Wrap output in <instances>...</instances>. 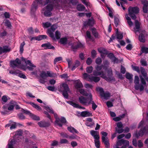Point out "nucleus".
I'll use <instances>...</instances> for the list:
<instances>
[{
    "label": "nucleus",
    "instance_id": "17",
    "mask_svg": "<svg viewBox=\"0 0 148 148\" xmlns=\"http://www.w3.org/2000/svg\"><path fill=\"white\" fill-rule=\"evenodd\" d=\"M143 5V11L144 13H147L148 11V1L146 0H143L142 1Z\"/></svg>",
    "mask_w": 148,
    "mask_h": 148
},
{
    "label": "nucleus",
    "instance_id": "57",
    "mask_svg": "<svg viewBox=\"0 0 148 148\" xmlns=\"http://www.w3.org/2000/svg\"><path fill=\"white\" fill-rule=\"evenodd\" d=\"M17 75L19 77L21 78L25 79H27L26 76L24 74L19 73L18 72V74Z\"/></svg>",
    "mask_w": 148,
    "mask_h": 148
},
{
    "label": "nucleus",
    "instance_id": "23",
    "mask_svg": "<svg viewBox=\"0 0 148 148\" xmlns=\"http://www.w3.org/2000/svg\"><path fill=\"white\" fill-rule=\"evenodd\" d=\"M90 133L92 136L94 137L95 139H99L98 132L94 130H91Z\"/></svg>",
    "mask_w": 148,
    "mask_h": 148
},
{
    "label": "nucleus",
    "instance_id": "14",
    "mask_svg": "<svg viewBox=\"0 0 148 148\" xmlns=\"http://www.w3.org/2000/svg\"><path fill=\"white\" fill-rule=\"evenodd\" d=\"M21 64L20 60L18 58H16L15 60L11 61L10 65L12 68L17 67L19 68V65Z\"/></svg>",
    "mask_w": 148,
    "mask_h": 148
},
{
    "label": "nucleus",
    "instance_id": "49",
    "mask_svg": "<svg viewBox=\"0 0 148 148\" xmlns=\"http://www.w3.org/2000/svg\"><path fill=\"white\" fill-rule=\"evenodd\" d=\"M42 24L43 27L44 28H48L51 26V24L50 23L48 22L43 23Z\"/></svg>",
    "mask_w": 148,
    "mask_h": 148
},
{
    "label": "nucleus",
    "instance_id": "24",
    "mask_svg": "<svg viewBox=\"0 0 148 148\" xmlns=\"http://www.w3.org/2000/svg\"><path fill=\"white\" fill-rule=\"evenodd\" d=\"M81 116L83 117L92 116V113L88 111H84L82 112L80 114Z\"/></svg>",
    "mask_w": 148,
    "mask_h": 148
},
{
    "label": "nucleus",
    "instance_id": "45",
    "mask_svg": "<svg viewBox=\"0 0 148 148\" xmlns=\"http://www.w3.org/2000/svg\"><path fill=\"white\" fill-rule=\"evenodd\" d=\"M92 34L94 36L95 38H98L99 37V35L96 31V30L94 28H92Z\"/></svg>",
    "mask_w": 148,
    "mask_h": 148
},
{
    "label": "nucleus",
    "instance_id": "25",
    "mask_svg": "<svg viewBox=\"0 0 148 148\" xmlns=\"http://www.w3.org/2000/svg\"><path fill=\"white\" fill-rule=\"evenodd\" d=\"M75 87L77 89L82 88L83 86L82 84L79 80L75 81Z\"/></svg>",
    "mask_w": 148,
    "mask_h": 148
},
{
    "label": "nucleus",
    "instance_id": "59",
    "mask_svg": "<svg viewBox=\"0 0 148 148\" xmlns=\"http://www.w3.org/2000/svg\"><path fill=\"white\" fill-rule=\"evenodd\" d=\"M119 18H117L115 17L114 18V23L115 25V26L116 27H117L119 23Z\"/></svg>",
    "mask_w": 148,
    "mask_h": 148
},
{
    "label": "nucleus",
    "instance_id": "46",
    "mask_svg": "<svg viewBox=\"0 0 148 148\" xmlns=\"http://www.w3.org/2000/svg\"><path fill=\"white\" fill-rule=\"evenodd\" d=\"M8 97L6 95H4L2 97L1 99L3 101L2 102V104H4L8 101Z\"/></svg>",
    "mask_w": 148,
    "mask_h": 148
},
{
    "label": "nucleus",
    "instance_id": "32",
    "mask_svg": "<svg viewBox=\"0 0 148 148\" xmlns=\"http://www.w3.org/2000/svg\"><path fill=\"white\" fill-rule=\"evenodd\" d=\"M67 129L70 132L74 134L75 133H78V131L75 128H74L73 127L70 126L69 127H67Z\"/></svg>",
    "mask_w": 148,
    "mask_h": 148
},
{
    "label": "nucleus",
    "instance_id": "18",
    "mask_svg": "<svg viewBox=\"0 0 148 148\" xmlns=\"http://www.w3.org/2000/svg\"><path fill=\"white\" fill-rule=\"evenodd\" d=\"M94 19L92 17L91 18L89 19L88 21L84 22V26H92L94 24Z\"/></svg>",
    "mask_w": 148,
    "mask_h": 148
},
{
    "label": "nucleus",
    "instance_id": "4",
    "mask_svg": "<svg viewBox=\"0 0 148 148\" xmlns=\"http://www.w3.org/2000/svg\"><path fill=\"white\" fill-rule=\"evenodd\" d=\"M140 81L142 84H139V79L138 76H135L134 83L135 84V88L136 90H139L140 91H143L144 88V86H145L146 83L145 79L142 77L140 76Z\"/></svg>",
    "mask_w": 148,
    "mask_h": 148
},
{
    "label": "nucleus",
    "instance_id": "19",
    "mask_svg": "<svg viewBox=\"0 0 148 148\" xmlns=\"http://www.w3.org/2000/svg\"><path fill=\"white\" fill-rule=\"evenodd\" d=\"M41 47H44L45 49H54L55 47L52 46L51 44L49 42L42 44L41 45Z\"/></svg>",
    "mask_w": 148,
    "mask_h": 148
},
{
    "label": "nucleus",
    "instance_id": "39",
    "mask_svg": "<svg viewBox=\"0 0 148 148\" xmlns=\"http://www.w3.org/2000/svg\"><path fill=\"white\" fill-rule=\"evenodd\" d=\"M79 92L83 96H88L89 93H88L86 91L83 89H81L79 90Z\"/></svg>",
    "mask_w": 148,
    "mask_h": 148
},
{
    "label": "nucleus",
    "instance_id": "11",
    "mask_svg": "<svg viewBox=\"0 0 148 148\" xmlns=\"http://www.w3.org/2000/svg\"><path fill=\"white\" fill-rule=\"evenodd\" d=\"M38 4L42 5V0H36L33 2L31 9L32 12H34L37 9Z\"/></svg>",
    "mask_w": 148,
    "mask_h": 148
},
{
    "label": "nucleus",
    "instance_id": "9",
    "mask_svg": "<svg viewBox=\"0 0 148 148\" xmlns=\"http://www.w3.org/2000/svg\"><path fill=\"white\" fill-rule=\"evenodd\" d=\"M97 91L99 92L100 95L104 99H108L110 97V94L108 92H104L103 88L100 87H97L96 88Z\"/></svg>",
    "mask_w": 148,
    "mask_h": 148
},
{
    "label": "nucleus",
    "instance_id": "55",
    "mask_svg": "<svg viewBox=\"0 0 148 148\" xmlns=\"http://www.w3.org/2000/svg\"><path fill=\"white\" fill-rule=\"evenodd\" d=\"M60 143L61 144H67L69 143L68 140L66 139H61L60 140Z\"/></svg>",
    "mask_w": 148,
    "mask_h": 148
},
{
    "label": "nucleus",
    "instance_id": "54",
    "mask_svg": "<svg viewBox=\"0 0 148 148\" xmlns=\"http://www.w3.org/2000/svg\"><path fill=\"white\" fill-rule=\"evenodd\" d=\"M141 50L143 53H148V48L143 47L141 48Z\"/></svg>",
    "mask_w": 148,
    "mask_h": 148
},
{
    "label": "nucleus",
    "instance_id": "47",
    "mask_svg": "<svg viewBox=\"0 0 148 148\" xmlns=\"http://www.w3.org/2000/svg\"><path fill=\"white\" fill-rule=\"evenodd\" d=\"M25 45V42H23L20 45V51L21 53H22L24 51L23 47Z\"/></svg>",
    "mask_w": 148,
    "mask_h": 148
},
{
    "label": "nucleus",
    "instance_id": "27",
    "mask_svg": "<svg viewBox=\"0 0 148 148\" xmlns=\"http://www.w3.org/2000/svg\"><path fill=\"white\" fill-rule=\"evenodd\" d=\"M68 38L67 37H64L61 38L59 41V43L61 44L65 45L67 44Z\"/></svg>",
    "mask_w": 148,
    "mask_h": 148
},
{
    "label": "nucleus",
    "instance_id": "2",
    "mask_svg": "<svg viewBox=\"0 0 148 148\" xmlns=\"http://www.w3.org/2000/svg\"><path fill=\"white\" fill-rule=\"evenodd\" d=\"M103 67V66L102 65L100 66L97 65L95 66V68L96 71H93V75L95 76L101 75V77L105 79L108 82H110L112 80H114V78L113 77H107L106 75L104 72L102 71L99 72L101 71Z\"/></svg>",
    "mask_w": 148,
    "mask_h": 148
},
{
    "label": "nucleus",
    "instance_id": "43",
    "mask_svg": "<svg viewBox=\"0 0 148 148\" xmlns=\"http://www.w3.org/2000/svg\"><path fill=\"white\" fill-rule=\"evenodd\" d=\"M47 37V36L46 35H40L36 37V40H40L43 39H46Z\"/></svg>",
    "mask_w": 148,
    "mask_h": 148
},
{
    "label": "nucleus",
    "instance_id": "13",
    "mask_svg": "<svg viewBox=\"0 0 148 148\" xmlns=\"http://www.w3.org/2000/svg\"><path fill=\"white\" fill-rule=\"evenodd\" d=\"M21 60L22 61H23L25 62V63L29 65L30 66H27V68L30 71H33L34 70V68H36V66L33 64L31 62V61L29 60H26L22 57L21 58Z\"/></svg>",
    "mask_w": 148,
    "mask_h": 148
},
{
    "label": "nucleus",
    "instance_id": "38",
    "mask_svg": "<svg viewBox=\"0 0 148 148\" xmlns=\"http://www.w3.org/2000/svg\"><path fill=\"white\" fill-rule=\"evenodd\" d=\"M62 86L63 88V91H69V89L68 85L64 83L62 84Z\"/></svg>",
    "mask_w": 148,
    "mask_h": 148
},
{
    "label": "nucleus",
    "instance_id": "58",
    "mask_svg": "<svg viewBox=\"0 0 148 148\" xmlns=\"http://www.w3.org/2000/svg\"><path fill=\"white\" fill-rule=\"evenodd\" d=\"M115 131L117 133L120 134L122 133L124 131V129L122 128L118 129L117 127H116Z\"/></svg>",
    "mask_w": 148,
    "mask_h": 148
},
{
    "label": "nucleus",
    "instance_id": "21",
    "mask_svg": "<svg viewBox=\"0 0 148 148\" xmlns=\"http://www.w3.org/2000/svg\"><path fill=\"white\" fill-rule=\"evenodd\" d=\"M23 133V131L22 130H19L16 132L14 136V138L16 139L18 138V140H20V139H21V138H20L21 136Z\"/></svg>",
    "mask_w": 148,
    "mask_h": 148
},
{
    "label": "nucleus",
    "instance_id": "60",
    "mask_svg": "<svg viewBox=\"0 0 148 148\" xmlns=\"http://www.w3.org/2000/svg\"><path fill=\"white\" fill-rule=\"evenodd\" d=\"M123 145H124L123 146L127 147L129 145V142L128 140H127L123 139Z\"/></svg>",
    "mask_w": 148,
    "mask_h": 148
},
{
    "label": "nucleus",
    "instance_id": "40",
    "mask_svg": "<svg viewBox=\"0 0 148 148\" xmlns=\"http://www.w3.org/2000/svg\"><path fill=\"white\" fill-rule=\"evenodd\" d=\"M66 102L68 103V104H69L70 105L72 106L74 108H78V107H79V105L78 104L76 103H75L73 101H66Z\"/></svg>",
    "mask_w": 148,
    "mask_h": 148
},
{
    "label": "nucleus",
    "instance_id": "35",
    "mask_svg": "<svg viewBox=\"0 0 148 148\" xmlns=\"http://www.w3.org/2000/svg\"><path fill=\"white\" fill-rule=\"evenodd\" d=\"M77 8L78 11H82L84 10L85 7L82 4H79L77 5Z\"/></svg>",
    "mask_w": 148,
    "mask_h": 148
},
{
    "label": "nucleus",
    "instance_id": "50",
    "mask_svg": "<svg viewBox=\"0 0 148 148\" xmlns=\"http://www.w3.org/2000/svg\"><path fill=\"white\" fill-rule=\"evenodd\" d=\"M93 69V68L92 66L88 67L86 68V71L87 73H92Z\"/></svg>",
    "mask_w": 148,
    "mask_h": 148
},
{
    "label": "nucleus",
    "instance_id": "20",
    "mask_svg": "<svg viewBox=\"0 0 148 148\" xmlns=\"http://www.w3.org/2000/svg\"><path fill=\"white\" fill-rule=\"evenodd\" d=\"M142 32L143 33H141L139 36V40L140 42H144L145 41V36L147 34L145 30L143 31Z\"/></svg>",
    "mask_w": 148,
    "mask_h": 148
},
{
    "label": "nucleus",
    "instance_id": "3",
    "mask_svg": "<svg viewBox=\"0 0 148 148\" xmlns=\"http://www.w3.org/2000/svg\"><path fill=\"white\" fill-rule=\"evenodd\" d=\"M57 27L56 24H54L51 26L50 28L47 30V33L49 36L54 40L56 39H59L61 37V34L58 31H56L55 33V36H54L53 32L57 28Z\"/></svg>",
    "mask_w": 148,
    "mask_h": 148
},
{
    "label": "nucleus",
    "instance_id": "42",
    "mask_svg": "<svg viewBox=\"0 0 148 148\" xmlns=\"http://www.w3.org/2000/svg\"><path fill=\"white\" fill-rule=\"evenodd\" d=\"M40 76L41 78H46L47 77V75L46 73L44 71H40Z\"/></svg>",
    "mask_w": 148,
    "mask_h": 148
},
{
    "label": "nucleus",
    "instance_id": "33",
    "mask_svg": "<svg viewBox=\"0 0 148 148\" xmlns=\"http://www.w3.org/2000/svg\"><path fill=\"white\" fill-rule=\"evenodd\" d=\"M140 71L144 77L148 81V78L147 77V74L146 73L144 68L143 67H141Z\"/></svg>",
    "mask_w": 148,
    "mask_h": 148
},
{
    "label": "nucleus",
    "instance_id": "5",
    "mask_svg": "<svg viewBox=\"0 0 148 148\" xmlns=\"http://www.w3.org/2000/svg\"><path fill=\"white\" fill-rule=\"evenodd\" d=\"M92 97V94L90 93L88 97H84L83 96H81L79 98V100L81 103L84 105L88 106L89 105L90 99Z\"/></svg>",
    "mask_w": 148,
    "mask_h": 148
},
{
    "label": "nucleus",
    "instance_id": "22",
    "mask_svg": "<svg viewBox=\"0 0 148 148\" xmlns=\"http://www.w3.org/2000/svg\"><path fill=\"white\" fill-rule=\"evenodd\" d=\"M38 124L40 127H46L50 126V124L49 122L44 121H41L38 123Z\"/></svg>",
    "mask_w": 148,
    "mask_h": 148
},
{
    "label": "nucleus",
    "instance_id": "31",
    "mask_svg": "<svg viewBox=\"0 0 148 148\" xmlns=\"http://www.w3.org/2000/svg\"><path fill=\"white\" fill-rule=\"evenodd\" d=\"M91 104H92V109L93 110H95L97 108V106L96 104L94 101L93 100L92 97H91L90 99V100L89 103V105Z\"/></svg>",
    "mask_w": 148,
    "mask_h": 148
},
{
    "label": "nucleus",
    "instance_id": "34",
    "mask_svg": "<svg viewBox=\"0 0 148 148\" xmlns=\"http://www.w3.org/2000/svg\"><path fill=\"white\" fill-rule=\"evenodd\" d=\"M29 104L38 110L40 111L41 110V107L38 105L32 102H30Z\"/></svg>",
    "mask_w": 148,
    "mask_h": 148
},
{
    "label": "nucleus",
    "instance_id": "62",
    "mask_svg": "<svg viewBox=\"0 0 148 148\" xmlns=\"http://www.w3.org/2000/svg\"><path fill=\"white\" fill-rule=\"evenodd\" d=\"M62 58L61 57H58L56 58L54 60V64H56V62L62 60Z\"/></svg>",
    "mask_w": 148,
    "mask_h": 148
},
{
    "label": "nucleus",
    "instance_id": "44",
    "mask_svg": "<svg viewBox=\"0 0 148 148\" xmlns=\"http://www.w3.org/2000/svg\"><path fill=\"white\" fill-rule=\"evenodd\" d=\"M98 51L101 53L106 54H107V51L106 50L103 48H100L98 49Z\"/></svg>",
    "mask_w": 148,
    "mask_h": 148
},
{
    "label": "nucleus",
    "instance_id": "7",
    "mask_svg": "<svg viewBox=\"0 0 148 148\" xmlns=\"http://www.w3.org/2000/svg\"><path fill=\"white\" fill-rule=\"evenodd\" d=\"M83 76L84 79H87L88 81L90 82H97L100 80L99 77L94 76L92 74L89 75L86 73L83 74Z\"/></svg>",
    "mask_w": 148,
    "mask_h": 148
},
{
    "label": "nucleus",
    "instance_id": "51",
    "mask_svg": "<svg viewBox=\"0 0 148 148\" xmlns=\"http://www.w3.org/2000/svg\"><path fill=\"white\" fill-rule=\"evenodd\" d=\"M99 139H95L94 140L95 146L97 148L99 147L100 142Z\"/></svg>",
    "mask_w": 148,
    "mask_h": 148
},
{
    "label": "nucleus",
    "instance_id": "26",
    "mask_svg": "<svg viewBox=\"0 0 148 148\" xmlns=\"http://www.w3.org/2000/svg\"><path fill=\"white\" fill-rule=\"evenodd\" d=\"M83 45L81 43H74L71 46V48L73 49H77L79 47H82Z\"/></svg>",
    "mask_w": 148,
    "mask_h": 148
},
{
    "label": "nucleus",
    "instance_id": "29",
    "mask_svg": "<svg viewBox=\"0 0 148 148\" xmlns=\"http://www.w3.org/2000/svg\"><path fill=\"white\" fill-rule=\"evenodd\" d=\"M135 27L134 28V31L136 32L139 31L140 27V23L137 20L135 21Z\"/></svg>",
    "mask_w": 148,
    "mask_h": 148
},
{
    "label": "nucleus",
    "instance_id": "12",
    "mask_svg": "<svg viewBox=\"0 0 148 148\" xmlns=\"http://www.w3.org/2000/svg\"><path fill=\"white\" fill-rule=\"evenodd\" d=\"M53 5L51 4H49L47 5L45 8V10L44 12L45 16H50L51 14V11L53 9Z\"/></svg>",
    "mask_w": 148,
    "mask_h": 148
},
{
    "label": "nucleus",
    "instance_id": "56",
    "mask_svg": "<svg viewBox=\"0 0 148 148\" xmlns=\"http://www.w3.org/2000/svg\"><path fill=\"white\" fill-rule=\"evenodd\" d=\"M3 53L9 52L10 51V49L7 46H3Z\"/></svg>",
    "mask_w": 148,
    "mask_h": 148
},
{
    "label": "nucleus",
    "instance_id": "61",
    "mask_svg": "<svg viewBox=\"0 0 148 148\" xmlns=\"http://www.w3.org/2000/svg\"><path fill=\"white\" fill-rule=\"evenodd\" d=\"M86 38H87L89 39H91V35L90 32L89 31H87L86 32Z\"/></svg>",
    "mask_w": 148,
    "mask_h": 148
},
{
    "label": "nucleus",
    "instance_id": "41",
    "mask_svg": "<svg viewBox=\"0 0 148 148\" xmlns=\"http://www.w3.org/2000/svg\"><path fill=\"white\" fill-rule=\"evenodd\" d=\"M80 64V62L78 60H76L75 64L72 68V71L74 70L77 67H78Z\"/></svg>",
    "mask_w": 148,
    "mask_h": 148
},
{
    "label": "nucleus",
    "instance_id": "52",
    "mask_svg": "<svg viewBox=\"0 0 148 148\" xmlns=\"http://www.w3.org/2000/svg\"><path fill=\"white\" fill-rule=\"evenodd\" d=\"M116 38L119 39H121L123 37V34L122 33L119 32L116 33Z\"/></svg>",
    "mask_w": 148,
    "mask_h": 148
},
{
    "label": "nucleus",
    "instance_id": "48",
    "mask_svg": "<svg viewBox=\"0 0 148 148\" xmlns=\"http://www.w3.org/2000/svg\"><path fill=\"white\" fill-rule=\"evenodd\" d=\"M103 64H104L103 66V69L106 70L107 69V67L106 66H108L109 64V63L108 61L107 60H105L103 62Z\"/></svg>",
    "mask_w": 148,
    "mask_h": 148
},
{
    "label": "nucleus",
    "instance_id": "53",
    "mask_svg": "<svg viewBox=\"0 0 148 148\" xmlns=\"http://www.w3.org/2000/svg\"><path fill=\"white\" fill-rule=\"evenodd\" d=\"M133 76L131 74L129 73H126L125 74L126 78L130 80L132 79Z\"/></svg>",
    "mask_w": 148,
    "mask_h": 148
},
{
    "label": "nucleus",
    "instance_id": "8",
    "mask_svg": "<svg viewBox=\"0 0 148 148\" xmlns=\"http://www.w3.org/2000/svg\"><path fill=\"white\" fill-rule=\"evenodd\" d=\"M139 9L137 7H130L128 8L129 14L132 19L135 20L136 18L135 14L138 13Z\"/></svg>",
    "mask_w": 148,
    "mask_h": 148
},
{
    "label": "nucleus",
    "instance_id": "28",
    "mask_svg": "<svg viewBox=\"0 0 148 148\" xmlns=\"http://www.w3.org/2000/svg\"><path fill=\"white\" fill-rule=\"evenodd\" d=\"M10 104V105L8 108V110H11L14 109V106L16 105V103L14 101H11Z\"/></svg>",
    "mask_w": 148,
    "mask_h": 148
},
{
    "label": "nucleus",
    "instance_id": "37",
    "mask_svg": "<svg viewBox=\"0 0 148 148\" xmlns=\"http://www.w3.org/2000/svg\"><path fill=\"white\" fill-rule=\"evenodd\" d=\"M125 18L126 20H127V23L129 26L130 27L132 26L133 25V22L131 21L130 18L128 16V15L127 14H125Z\"/></svg>",
    "mask_w": 148,
    "mask_h": 148
},
{
    "label": "nucleus",
    "instance_id": "1",
    "mask_svg": "<svg viewBox=\"0 0 148 148\" xmlns=\"http://www.w3.org/2000/svg\"><path fill=\"white\" fill-rule=\"evenodd\" d=\"M45 109L49 113L54 114V118L56 119L55 124L60 127H62L63 125L66 123V121L65 118L64 117H62L60 118L58 117L57 114L54 113L52 108L47 106L45 107Z\"/></svg>",
    "mask_w": 148,
    "mask_h": 148
},
{
    "label": "nucleus",
    "instance_id": "6",
    "mask_svg": "<svg viewBox=\"0 0 148 148\" xmlns=\"http://www.w3.org/2000/svg\"><path fill=\"white\" fill-rule=\"evenodd\" d=\"M144 121L143 120L138 125V128L142 127L138 132V135L140 136H142L144 134H147L148 132V126L146 125L143 128L144 125Z\"/></svg>",
    "mask_w": 148,
    "mask_h": 148
},
{
    "label": "nucleus",
    "instance_id": "16",
    "mask_svg": "<svg viewBox=\"0 0 148 148\" xmlns=\"http://www.w3.org/2000/svg\"><path fill=\"white\" fill-rule=\"evenodd\" d=\"M60 2V0H46L45 3L44 5H45L49 3H53L54 6L58 8L60 6V5L59 4Z\"/></svg>",
    "mask_w": 148,
    "mask_h": 148
},
{
    "label": "nucleus",
    "instance_id": "10",
    "mask_svg": "<svg viewBox=\"0 0 148 148\" xmlns=\"http://www.w3.org/2000/svg\"><path fill=\"white\" fill-rule=\"evenodd\" d=\"M101 134L102 135V141L104 143L106 147V148H109L110 143L109 140L107 138H106L105 137L107 136L108 133L106 132H101Z\"/></svg>",
    "mask_w": 148,
    "mask_h": 148
},
{
    "label": "nucleus",
    "instance_id": "63",
    "mask_svg": "<svg viewBox=\"0 0 148 148\" xmlns=\"http://www.w3.org/2000/svg\"><path fill=\"white\" fill-rule=\"evenodd\" d=\"M62 95L65 98L67 99L68 98V92L69 91H62Z\"/></svg>",
    "mask_w": 148,
    "mask_h": 148
},
{
    "label": "nucleus",
    "instance_id": "30",
    "mask_svg": "<svg viewBox=\"0 0 148 148\" xmlns=\"http://www.w3.org/2000/svg\"><path fill=\"white\" fill-rule=\"evenodd\" d=\"M15 144V142L14 140H10L8 145V148H13V146Z\"/></svg>",
    "mask_w": 148,
    "mask_h": 148
},
{
    "label": "nucleus",
    "instance_id": "64",
    "mask_svg": "<svg viewBox=\"0 0 148 148\" xmlns=\"http://www.w3.org/2000/svg\"><path fill=\"white\" fill-rule=\"evenodd\" d=\"M102 60L101 58H98L95 60L96 63L98 65L100 64L102 62Z\"/></svg>",
    "mask_w": 148,
    "mask_h": 148
},
{
    "label": "nucleus",
    "instance_id": "36",
    "mask_svg": "<svg viewBox=\"0 0 148 148\" xmlns=\"http://www.w3.org/2000/svg\"><path fill=\"white\" fill-rule=\"evenodd\" d=\"M46 73L47 74V77H54L57 76L56 74V73H54L50 71H47Z\"/></svg>",
    "mask_w": 148,
    "mask_h": 148
},
{
    "label": "nucleus",
    "instance_id": "15",
    "mask_svg": "<svg viewBox=\"0 0 148 148\" xmlns=\"http://www.w3.org/2000/svg\"><path fill=\"white\" fill-rule=\"evenodd\" d=\"M23 112L24 113L29 115L32 119L34 120H40V118L39 116H37L36 115H34V114L31 113L28 110H24Z\"/></svg>",
    "mask_w": 148,
    "mask_h": 148
}]
</instances>
